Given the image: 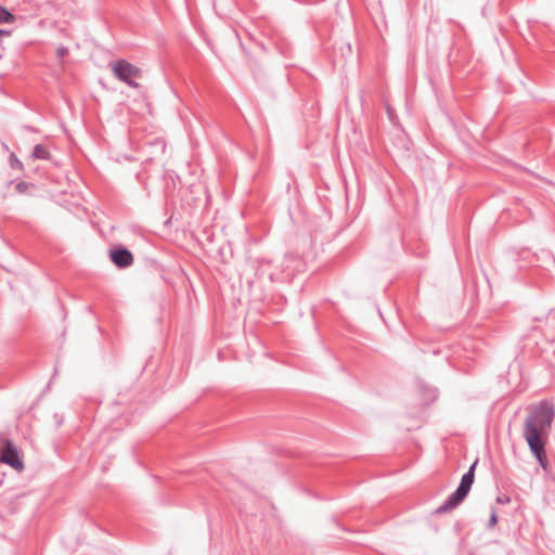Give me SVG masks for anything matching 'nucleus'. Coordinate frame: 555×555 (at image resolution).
<instances>
[{
    "instance_id": "5",
    "label": "nucleus",
    "mask_w": 555,
    "mask_h": 555,
    "mask_svg": "<svg viewBox=\"0 0 555 555\" xmlns=\"http://www.w3.org/2000/svg\"><path fill=\"white\" fill-rule=\"evenodd\" d=\"M111 258L113 262L120 268L129 267L133 261L131 253L127 249L112 251Z\"/></svg>"
},
{
    "instance_id": "12",
    "label": "nucleus",
    "mask_w": 555,
    "mask_h": 555,
    "mask_svg": "<svg viewBox=\"0 0 555 555\" xmlns=\"http://www.w3.org/2000/svg\"><path fill=\"white\" fill-rule=\"evenodd\" d=\"M498 502L499 503L509 502V499L508 498H506V499L498 498Z\"/></svg>"
},
{
    "instance_id": "1",
    "label": "nucleus",
    "mask_w": 555,
    "mask_h": 555,
    "mask_svg": "<svg viewBox=\"0 0 555 555\" xmlns=\"http://www.w3.org/2000/svg\"><path fill=\"white\" fill-rule=\"evenodd\" d=\"M555 415L554 406L547 402L533 405L524 421L522 435L531 452L546 468L545 443Z\"/></svg>"
},
{
    "instance_id": "2",
    "label": "nucleus",
    "mask_w": 555,
    "mask_h": 555,
    "mask_svg": "<svg viewBox=\"0 0 555 555\" xmlns=\"http://www.w3.org/2000/svg\"><path fill=\"white\" fill-rule=\"evenodd\" d=\"M114 75L129 87L139 88L140 85L134 79L140 78L142 70L126 60H119L111 65Z\"/></svg>"
},
{
    "instance_id": "9",
    "label": "nucleus",
    "mask_w": 555,
    "mask_h": 555,
    "mask_svg": "<svg viewBox=\"0 0 555 555\" xmlns=\"http://www.w3.org/2000/svg\"><path fill=\"white\" fill-rule=\"evenodd\" d=\"M16 189L20 191V192H25L27 189H28V184L24 183V182H21L16 185Z\"/></svg>"
},
{
    "instance_id": "6",
    "label": "nucleus",
    "mask_w": 555,
    "mask_h": 555,
    "mask_svg": "<svg viewBox=\"0 0 555 555\" xmlns=\"http://www.w3.org/2000/svg\"><path fill=\"white\" fill-rule=\"evenodd\" d=\"M14 22L15 16L4 7L0 5V24H13Z\"/></svg>"
},
{
    "instance_id": "7",
    "label": "nucleus",
    "mask_w": 555,
    "mask_h": 555,
    "mask_svg": "<svg viewBox=\"0 0 555 555\" xmlns=\"http://www.w3.org/2000/svg\"><path fill=\"white\" fill-rule=\"evenodd\" d=\"M33 156L38 159L48 158V151L43 146L37 145L34 149Z\"/></svg>"
},
{
    "instance_id": "11",
    "label": "nucleus",
    "mask_w": 555,
    "mask_h": 555,
    "mask_svg": "<svg viewBox=\"0 0 555 555\" xmlns=\"http://www.w3.org/2000/svg\"><path fill=\"white\" fill-rule=\"evenodd\" d=\"M9 35H10V31L4 30V29H0V37L1 36H9Z\"/></svg>"
},
{
    "instance_id": "10",
    "label": "nucleus",
    "mask_w": 555,
    "mask_h": 555,
    "mask_svg": "<svg viewBox=\"0 0 555 555\" xmlns=\"http://www.w3.org/2000/svg\"><path fill=\"white\" fill-rule=\"evenodd\" d=\"M65 53H66V49L65 48L57 49V55L59 56H63Z\"/></svg>"
},
{
    "instance_id": "4",
    "label": "nucleus",
    "mask_w": 555,
    "mask_h": 555,
    "mask_svg": "<svg viewBox=\"0 0 555 555\" xmlns=\"http://www.w3.org/2000/svg\"><path fill=\"white\" fill-rule=\"evenodd\" d=\"M0 461L16 470L21 472L24 469V464L20 459L17 449L9 440L4 442V447L1 450Z\"/></svg>"
},
{
    "instance_id": "3",
    "label": "nucleus",
    "mask_w": 555,
    "mask_h": 555,
    "mask_svg": "<svg viewBox=\"0 0 555 555\" xmlns=\"http://www.w3.org/2000/svg\"><path fill=\"white\" fill-rule=\"evenodd\" d=\"M476 465H477V462H475L470 466L468 473H466L462 477V480H461V483H460V487L457 488V490L449 498V500L447 501L446 505L439 508V511H441V509L446 511L448 508H453L460 502H462L464 500V498L469 492L470 487H472V485L474 482V470H475Z\"/></svg>"
},
{
    "instance_id": "8",
    "label": "nucleus",
    "mask_w": 555,
    "mask_h": 555,
    "mask_svg": "<svg viewBox=\"0 0 555 555\" xmlns=\"http://www.w3.org/2000/svg\"><path fill=\"white\" fill-rule=\"evenodd\" d=\"M498 522V514L496 511H493L491 513L490 519H489V527H494Z\"/></svg>"
}]
</instances>
